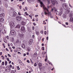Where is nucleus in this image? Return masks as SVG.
<instances>
[{
    "mask_svg": "<svg viewBox=\"0 0 73 73\" xmlns=\"http://www.w3.org/2000/svg\"><path fill=\"white\" fill-rule=\"evenodd\" d=\"M7 63H8V62H7V61H5V65H7Z\"/></svg>",
    "mask_w": 73,
    "mask_h": 73,
    "instance_id": "obj_24",
    "label": "nucleus"
},
{
    "mask_svg": "<svg viewBox=\"0 0 73 73\" xmlns=\"http://www.w3.org/2000/svg\"><path fill=\"white\" fill-rule=\"evenodd\" d=\"M37 1L38 3H39V2H40V0H37Z\"/></svg>",
    "mask_w": 73,
    "mask_h": 73,
    "instance_id": "obj_43",
    "label": "nucleus"
},
{
    "mask_svg": "<svg viewBox=\"0 0 73 73\" xmlns=\"http://www.w3.org/2000/svg\"><path fill=\"white\" fill-rule=\"evenodd\" d=\"M7 39L8 40V39H9V36H7Z\"/></svg>",
    "mask_w": 73,
    "mask_h": 73,
    "instance_id": "obj_50",
    "label": "nucleus"
},
{
    "mask_svg": "<svg viewBox=\"0 0 73 73\" xmlns=\"http://www.w3.org/2000/svg\"><path fill=\"white\" fill-rule=\"evenodd\" d=\"M1 26H2V24L1 23H0V27H1Z\"/></svg>",
    "mask_w": 73,
    "mask_h": 73,
    "instance_id": "obj_55",
    "label": "nucleus"
},
{
    "mask_svg": "<svg viewBox=\"0 0 73 73\" xmlns=\"http://www.w3.org/2000/svg\"><path fill=\"white\" fill-rule=\"evenodd\" d=\"M12 48L13 49H15V47L14 46H13V47H12Z\"/></svg>",
    "mask_w": 73,
    "mask_h": 73,
    "instance_id": "obj_60",
    "label": "nucleus"
},
{
    "mask_svg": "<svg viewBox=\"0 0 73 73\" xmlns=\"http://www.w3.org/2000/svg\"><path fill=\"white\" fill-rule=\"evenodd\" d=\"M27 62H28V63H30V62H29V61L28 60H27Z\"/></svg>",
    "mask_w": 73,
    "mask_h": 73,
    "instance_id": "obj_39",
    "label": "nucleus"
},
{
    "mask_svg": "<svg viewBox=\"0 0 73 73\" xmlns=\"http://www.w3.org/2000/svg\"><path fill=\"white\" fill-rule=\"evenodd\" d=\"M21 46L23 48H24L25 47V45H24L23 44H21Z\"/></svg>",
    "mask_w": 73,
    "mask_h": 73,
    "instance_id": "obj_19",
    "label": "nucleus"
},
{
    "mask_svg": "<svg viewBox=\"0 0 73 73\" xmlns=\"http://www.w3.org/2000/svg\"><path fill=\"white\" fill-rule=\"evenodd\" d=\"M13 17H15L16 16V15H17V14L16 13V12L15 11L13 12Z\"/></svg>",
    "mask_w": 73,
    "mask_h": 73,
    "instance_id": "obj_12",
    "label": "nucleus"
},
{
    "mask_svg": "<svg viewBox=\"0 0 73 73\" xmlns=\"http://www.w3.org/2000/svg\"><path fill=\"white\" fill-rule=\"evenodd\" d=\"M37 53L35 52L33 55V57L34 58H35V57H37Z\"/></svg>",
    "mask_w": 73,
    "mask_h": 73,
    "instance_id": "obj_10",
    "label": "nucleus"
},
{
    "mask_svg": "<svg viewBox=\"0 0 73 73\" xmlns=\"http://www.w3.org/2000/svg\"><path fill=\"white\" fill-rule=\"evenodd\" d=\"M62 2H65V0H60Z\"/></svg>",
    "mask_w": 73,
    "mask_h": 73,
    "instance_id": "obj_26",
    "label": "nucleus"
},
{
    "mask_svg": "<svg viewBox=\"0 0 73 73\" xmlns=\"http://www.w3.org/2000/svg\"><path fill=\"white\" fill-rule=\"evenodd\" d=\"M25 30V27H21V31L22 32H24Z\"/></svg>",
    "mask_w": 73,
    "mask_h": 73,
    "instance_id": "obj_8",
    "label": "nucleus"
},
{
    "mask_svg": "<svg viewBox=\"0 0 73 73\" xmlns=\"http://www.w3.org/2000/svg\"><path fill=\"white\" fill-rule=\"evenodd\" d=\"M63 17L64 19H66V15H63Z\"/></svg>",
    "mask_w": 73,
    "mask_h": 73,
    "instance_id": "obj_29",
    "label": "nucleus"
},
{
    "mask_svg": "<svg viewBox=\"0 0 73 73\" xmlns=\"http://www.w3.org/2000/svg\"><path fill=\"white\" fill-rule=\"evenodd\" d=\"M4 13H2L0 14V16L1 17H4L5 16Z\"/></svg>",
    "mask_w": 73,
    "mask_h": 73,
    "instance_id": "obj_14",
    "label": "nucleus"
},
{
    "mask_svg": "<svg viewBox=\"0 0 73 73\" xmlns=\"http://www.w3.org/2000/svg\"><path fill=\"white\" fill-rule=\"evenodd\" d=\"M25 13L26 14V15H27V16H28V15H29V14H28V13H27V12H26Z\"/></svg>",
    "mask_w": 73,
    "mask_h": 73,
    "instance_id": "obj_31",
    "label": "nucleus"
},
{
    "mask_svg": "<svg viewBox=\"0 0 73 73\" xmlns=\"http://www.w3.org/2000/svg\"><path fill=\"white\" fill-rule=\"evenodd\" d=\"M38 15H35V17H38Z\"/></svg>",
    "mask_w": 73,
    "mask_h": 73,
    "instance_id": "obj_45",
    "label": "nucleus"
},
{
    "mask_svg": "<svg viewBox=\"0 0 73 73\" xmlns=\"http://www.w3.org/2000/svg\"><path fill=\"white\" fill-rule=\"evenodd\" d=\"M41 65H42L40 63H38V66H39V67H40V66H41Z\"/></svg>",
    "mask_w": 73,
    "mask_h": 73,
    "instance_id": "obj_25",
    "label": "nucleus"
},
{
    "mask_svg": "<svg viewBox=\"0 0 73 73\" xmlns=\"http://www.w3.org/2000/svg\"><path fill=\"white\" fill-rule=\"evenodd\" d=\"M34 66H37V64H36V63H35L34 64Z\"/></svg>",
    "mask_w": 73,
    "mask_h": 73,
    "instance_id": "obj_38",
    "label": "nucleus"
},
{
    "mask_svg": "<svg viewBox=\"0 0 73 73\" xmlns=\"http://www.w3.org/2000/svg\"><path fill=\"white\" fill-rule=\"evenodd\" d=\"M53 9L54 11H55V13H56V9L55 8H53Z\"/></svg>",
    "mask_w": 73,
    "mask_h": 73,
    "instance_id": "obj_34",
    "label": "nucleus"
},
{
    "mask_svg": "<svg viewBox=\"0 0 73 73\" xmlns=\"http://www.w3.org/2000/svg\"><path fill=\"white\" fill-rule=\"evenodd\" d=\"M34 29H35V27H33V30H34Z\"/></svg>",
    "mask_w": 73,
    "mask_h": 73,
    "instance_id": "obj_62",
    "label": "nucleus"
},
{
    "mask_svg": "<svg viewBox=\"0 0 73 73\" xmlns=\"http://www.w3.org/2000/svg\"><path fill=\"white\" fill-rule=\"evenodd\" d=\"M73 21V18L72 17H71L70 19V21Z\"/></svg>",
    "mask_w": 73,
    "mask_h": 73,
    "instance_id": "obj_20",
    "label": "nucleus"
},
{
    "mask_svg": "<svg viewBox=\"0 0 73 73\" xmlns=\"http://www.w3.org/2000/svg\"><path fill=\"white\" fill-rule=\"evenodd\" d=\"M69 6L70 7V8H72V6L70 4H69Z\"/></svg>",
    "mask_w": 73,
    "mask_h": 73,
    "instance_id": "obj_42",
    "label": "nucleus"
},
{
    "mask_svg": "<svg viewBox=\"0 0 73 73\" xmlns=\"http://www.w3.org/2000/svg\"><path fill=\"white\" fill-rule=\"evenodd\" d=\"M43 31H42L41 32H40V33H41L42 34V33H43Z\"/></svg>",
    "mask_w": 73,
    "mask_h": 73,
    "instance_id": "obj_41",
    "label": "nucleus"
},
{
    "mask_svg": "<svg viewBox=\"0 0 73 73\" xmlns=\"http://www.w3.org/2000/svg\"><path fill=\"white\" fill-rule=\"evenodd\" d=\"M66 25H68V24H69V23H68V22H66Z\"/></svg>",
    "mask_w": 73,
    "mask_h": 73,
    "instance_id": "obj_44",
    "label": "nucleus"
},
{
    "mask_svg": "<svg viewBox=\"0 0 73 73\" xmlns=\"http://www.w3.org/2000/svg\"><path fill=\"white\" fill-rule=\"evenodd\" d=\"M20 25H17L15 27V28H20Z\"/></svg>",
    "mask_w": 73,
    "mask_h": 73,
    "instance_id": "obj_16",
    "label": "nucleus"
},
{
    "mask_svg": "<svg viewBox=\"0 0 73 73\" xmlns=\"http://www.w3.org/2000/svg\"><path fill=\"white\" fill-rule=\"evenodd\" d=\"M8 56L9 57H11V56L9 54H8Z\"/></svg>",
    "mask_w": 73,
    "mask_h": 73,
    "instance_id": "obj_40",
    "label": "nucleus"
},
{
    "mask_svg": "<svg viewBox=\"0 0 73 73\" xmlns=\"http://www.w3.org/2000/svg\"><path fill=\"white\" fill-rule=\"evenodd\" d=\"M9 24L10 27H15V23L13 22H11Z\"/></svg>",
    "mask_w": 73,
    "mask_h": 73,
    "instance_id": "obj_4",
    "label": "nucleus"
},
{
    "mask_svg": "<svg viewBox=\"0 0 73 73\" xmlns=\"http://www.w3.org/2000/svg\"><path fill=\"white\" fill-rule=\"evenodd\" d=\"M42 49L43 50H45V49H44V47H42Z\"/></svg>",
    "mask_w": 73,
    "mask_h": 73,
    "instance_id": "obj_33",
    "label": "nucleus"
},
{
    "mask_svg": "<svg viewBox=\"0 0 73 73\" xmlns=\"http://www.w3.org/2000/svg\"><path fill=\"white\" fill-rule=\"evenodd\" d=\"M55 3H56V4H58V2L57 1H55Z\"/></svg>",
    "mask_w": 73,
    "mask_h": 73,
    "instance_id": "obj_30",
    "label": "nucleus"
},
{
    "mask_svg": "<svg viewBox=\"0 0 73 73\" xmlns=\"http://www.w3.org/2000/svg\"><path fill=\"white\" fill-rule=\"evenodd\" d=\"M19 64H20L21 65H22V62H21V61L20 60H19Z\"/></svg>",
    "mask_w": 73,
    "mask_h": 73,
    "instance_id": "obj_22",
    "label": "nucleus"
},
{
    "mask_svg": "<svg viewBox=\"0 0 73 73\" xmlns=\"http://www.w3.org/2000/svg\"><path fill=\"white\" fill-rule=\"evenodd\" d=\"M36 35H39V32H36Z\"/></svg>",
    "mask_w": 73,
    "mask_h": 73,
    "instance_id": "obj_28",
    "label": "nucleus"
},
{
    "mask_svg": "<svg viewBox=\"0 0 73 73\" xmlns=\"http://www.w3.org/2000/svg\"><path fill=\"white\" fill-rule=\"evenodd\" d=\"M4 20V19L3 18H0V21H1V22H2V21H3Z\"/></svg>",
    "mask_w": 73,
    "mask_h": 73,
    "instance_id": "obj_18",
    "label": "nucleus"
},
{
    "mask_svg": "<svg viewBox=\"0 0 73 73\" xmlns=\"http://www.w3.org/2000/svg\"><path fill=\"white\" fill-rule=\"evenodd\" d=\"M1 29H0V32H1V33H2V31H1Z\"/></svg>",
    "mask_w": 73,
    "mask_h": 73,
    "instance_id": "obj_46",
    "label": "nucleus"
},
{
    "mask_svg": "<svg viewBox=\"0 0 73 73\" xmlns=\"http://www.w3.org/2000/svg\"><path fill=\"white\" fill-rule=\"evenodd\" d=\"M6 50H7V51H9V50H8V48H6Z\"/></svg>",
    "mask_w": 73,
    "mask_h": 73,
    "instance_id": "obj_51",
    "label": "nucleus"
},
{
    "mask_svg": "<svg viewBox=\"0 0 73 73\" xmlns=\"http://www.w3.org/2000/svg\"><path fill=\"white\" fill-rule=\"evenodd\" d=\"M17 69L18 70H20V68H19V67L18 66L17 67Z\"/></svg>",
    "mask_w": 73,
    "mask_h": 73,
    "instance_id": "obj_32",
    "label": "nucleus"
},
{
    "mask_svg": "<svg viewBox=\"0 0 73 73\" xmlns=\"http://www.w3.org/2000/svg\"><path fill=\"white\" fill-rule=\"evenodd\" d=\"M51 2L53 5H55V1L54 0H52Z\"/></svg>",
    "mask_w": 73,
    "mask_h": 73,
    "instance_id": "obj_15",
    "label": "nucleus"
},
{
    "mask_svg": "<svg viewBox=\"0 0 73 73\" xmlns=\"http://www.w3.org/2000/svg\"><path fill=\"white\" fill-rule=\"evenodd\" d=\"M44 14L45 15H48L50 16H51V15H52V14H51V13L50 12H48V13H47L45 12Z\"/></svg>",
    "mask_w": 73,
    "mask_h": 73,
    "instance_id": "obj_9",
    "label": "nucleus"
},
{
    "mask_svg": "<svg viewBox=\"0 0 73 73\" xmlns=\"http://www.w3.org/2000/svg\"><path fill=\"white\" fill-rule=\"evenodd\" d=\"M62 7L64 9L67 10L68 9V6L66 3H63L62 4Z\"/></svg>",
    "mask_w": 73,
    "mask_h": 73,
    "instance_id": "obj_2",
    "label": "nucleus"
},
{
    "mask_svg": "<svg viewBox=\"0 0 73 73\" xmlns=\"http://www.w3.org/2000/svg\"><path fill=\"white\" fill-rule=\"evenodd\" d=\"M48 4H50V2L49 1V0H48Z\"/></svg>",
    "mask_w": 73,
    "mask_h": 73,
    "instance_id": "obj_58",
    "label": "nucleus"
},
{
    "mask_svg": "<svg viewBox=\"0 0 73 73\" xmlns=\"http://www.w3.org/2000/svg\"><path fill=\"white\" fill-rule=\"evenodd\" d=\"M11 34L13 35H15V34H16V32H15V31L14 30H12L11 31Z\"/></svg>",
    "mask_w": 73,
    "mask_h": 73,
    "instance_id": "obj_7",
    "label": "nucleus"
},
{
    "mask_svg": "<svg viewBox=\"0 0 73 73\" xmlns=\"http://www.w3.org/2000/svg\"><path fill=\"white\" fill-rule=\"evenodd\" d=\"M40 4L41 7H42V6L43 7V8L44 9H46V10L47 11V12H49V10H48V9L46 8V7H45V6L44 5V4H43V3H42V2H40Z\"/></svg>",
    "mask_w": 73,
    "mask_h": 73,
    "instance_id": "obj_1",
    "label": "nucleus"
},
{
    "mask_svg": "<svg viewBox=\"0 0 73 73\" xmlns=\"http://www.w3.org/2000/svg\"><path fill=\"white\" fill-rule=\"evenodd\" d=\"M3 41H4V42H5V43H7V40H6V39L5 38L3 40Z\"/></svg>",
    "mask_w": 73,
    "mask_h": 73,
    "instance_id": "obj_21",
    "label": "nucleus"
},
{
    "mask_svg": "<svg viewBox=\"0 0 73 73\" xmlns=\"http://www.w3.org/2000/svg\"><path fill=\"white\" fill-rule=\"evenodd\" d=\"M29 43L30 45L32 44V42H33V40L32 39L30 40L29 41Z\"/></svg>",
    "mask_w": 73,
    "mask_h": 73,
    "instance_id": "obj_13",
    "label": "nucleus"
},
{
    "mask_svg": "<svg viewBox=\"0 0 73 73\" xmlns=\"http://www.w3.org/2000/svg\"><path fill=\"white\" fill-rule=\"evenodd\" d=\"M7 60L8 61H9V58H7Z\"/></svg>",
    "mask_w": 73,
    "mask_h": 73,
    "instance_id": "obj_53",
    "label": "nucleus"
},
{
    "mask_svg": "<svg viewBox=\"0 0 73 73\" xmlns=\"http://www.w3.org/2000/svg\"><path fill=\"white\" fill-rule=\"evenodd\" d=\"M44 34L45 35H46V31H44Z\"/></svg>",
    "mask_w": 73,
    "mask_h": 73,
    "instance_id": "obj_48",
    "label": "nucleus"
},
{
    "mask_svg": "<svg viewBox=\"0 0 73 73\" xmlns=\"http://www.w3.org/2000/svg\"><path fill=\"white\" fill-rule=\"evenodd\" d=\"M2 53L1 52H0V55H2Z\"/></svg>",
    "mask_w": 73,
    "mask_h": 73,
    "instance_id": "obj_59",
    "label": "nucleus"
},
{
    "mask_svg": "<svg viewBox=\"0 0 73 73\" xmlns=\"http://www.w3.org/2000/svg\"><path fill=\"white\" fill-rule=\"evenodd\" d=\"M18 15H19L20 16V15H21V14L20 13V12H19L18 13Z\"/></svg>",
    "mask_w": 73,
    "mask_h": 73,
    "instance_id": "obj_52",
    "label": "nucleus"
},
{
    "mask_svg": "<svg viewBox=\"0 0 73 73\" xmlns=\"http://www.w3.org/2000/svg\"><path fill=\"white\" fill-rule=\"evenodd\" d=\"M33 25H34L35 26L36 25V23H33Z\"/></svg>",
    "mask_w": 73,
    "mask_h": 73,
    "instance_id": "obj_57",
    "label": "nucleus"
},
{
    "mask_svg": "<svg viewBox=\"0 0 73 73\" xmlns=\"http://www.w3.org/2000/svg\"><path fill=\"white\" fill-rule=\"evenodd\" d=\"M60 12L59 15L60 16H61V14L62 13H63V11H64V9H63V8H61L60 9Z\"/></svg>",
    "mask_w": 73,
    "mask_h": 73,
    "instance_id": "obj_6",
    "label": "nucleus"
},
{
    "mask_svg": "<svg viewBox=\"0 0 73 73\" xmlns=\"http://www.w3.org/2000/svg\"><path fill=\"white\" fill-rule=\"evenodd\" d=\"M26 56V54H23V56Z\"/></svg>",
    "mask_w": 73,
    "mask_h": 73,
    "instance_id": "obj_61",
    "label": "nucleus"
},
{
    "mask_svg": "<svg viewBox=\"0 0 73 73\" xmlns=\"http://www.w3.org/2000/svg\"><path fill=\"white\" fill-rule=\"evenodd\" d=\"M47 59H45V61H47Z\"/></svg>",
    "mask_w": 73,
    "mask_h": 73,
    "instance_id": "obj_63",
    "label": "nucleus"
},
{
    "mask_svg": "<svg viewBox=\"0 0 73 73\" xmlns=\"http://www.w3.org/2000/svg\"><path fill=\"white\" fill-rule=\"evenodd\" d=\"M35 20H36V21H38V18H36L35 19Z\"/></svg>",
    "mask_w": 73,
    "mask_h": 73,
    "instance_id": "obj_54",
    "label": "nucleus"
},
{
    "mask_svg": "<svg viewBox=\"0 0 73 73\" xmlns=\"http://www.w3.org/2000/svg\"><path fill=\"white\" fill-rule=\"evenodd\" d=\"M72 14H69V16L70 17H72Z\"/></svg>",
    "mask_w": 73,
    "mask_h": 73,
    "instance_id": "obj_27",
    "label": "nucleus"
},
{
    "mask_svg": "<svg viewBox=\"0 0 73 73\" xmlns=\"http://www.w3.org/2000/svg\"><path fill=\"white\" fill-rule=\"evenodd\" d=\"M16 19L17 21H20L22 19L21 18V17L20 16H17L16 18Z\"/></svg>",
    "mask_w": 73,
    "mask_h": 73,
    "instance_id": "obj_5",
    "label": "nucleus"
},
{
    "mask_svg": "<svg viewBox=\"0 0 73 73\" xmlns=\"http://www.w3.org/2000/svg\"><path fill=\"white\" fill-rule=\"evenodd\" d=\"M14 38H13V37H12L11 42H13V41H14Z\"/></svg>",
    "mask_w": 73,
    "mask_h": 73,
    "instance_id": "obj_23",
    "label": "nucleus"
},
{
    "mask_svg": "<svg viewBox=\"0 0 73 73\" xmlns=\"http://www.w3.org/2000/svg\"><path fill=\"white\" fill-rule=\"evenodd\" d=\"M6 72H9V70H11V68L9 66H7L5 69Z\"/></svg>",
    "mask_w": 73,
    "mask_h": 73,
    "instance_id": "obj_3",
    "label": "nucleus"
},
{
    "mask_svg": "<svg viewBox=\"0 0 73 73\" xmlns=\"http://www.w3.org/2000/svg\"><path fill=\"white\" fill-rule=\"evenodd\" d=\"M2 65H4V62H2Z\"/></svg>",
    "mask_w": 73,
    "mask_h": 73,
    "instance_id": "obj_35",
    "label": "nucleus"
},
{
    "mask_svg": "<svg viewBox=\"0 0 73 73\" xmlns=\"http://www.w3.org/2000/svg\"><path fill=\"white\" fill-rule=\"evenodd\" d=\"M10 68H12V65L11 64H10Z\"/></svg>",
    "mask_w": 73,
    "mask_h": 73,
    "instance_id": "obj_56",
    "label": "nucleus"
},
{
    "mask_svg": "<svg viewBox=\"0 0 73 73\" xmlns=\"http://www.w3.org/2000/svg\"><path fill=\"white\" fill-rule=\"evenodd\" d=\"M19 8L20 9H21V6H19Z\"/></svg>",
    "mask_w": 73,
    "mask_h": 73,
    "instance_id": "obj_64",
    "label": "nucleus"
},
{
    "mask_svg": "<svg viewBox=\"0 0 73 73\" xmlns=\"http://www.w3.org/2000/svg\"><path fill=\"white\" fill-rule=\"evenodd\" d=\"M25 8L26 10H28V8H27V7H25Z\"/></svg>",
    "mask_w": 73,
    "mask_h": 73,
    "instance_id": "obj_49",
    "label": "nucleus"
},
{
    "mask_svg": "<svg viewBox=\"0 0 73 73\" xmlns=\"http://www.w3.org/2000/svg\"><path fill=\"white\" fill-rule=\"evenodd\" d=\"M66 13L68 14L70 12V10L69 9H68L66 11Z\"/></svg>",
    "mask_w": 73,
    "mask_h": 73,
    "instance_id": "obj_17",
    "label": "nucleus"
},
{
    "mask_svg": "<svg viewBox=\"0 0 73 73\" xmlns=\"http://www.w3.org/2000/svg\"><path fill=\"white\" fill-rule=\"evenodd\" d=\"M11 73H15V71L13 70L12 71V72H11Z\"/></svg>",
    "mask_w": 73,
    "mask_h": 73,
    "instance_id": "obj_37",
    "label": "nucleus"
},
{
    "mask_svg": "<svg viewBox=\"0 0 73 73\" xmlns=\"http://www.w3.org/2000/svg\"><path fill=\"white\" fill-rule=\"evenodd\" d=\"M2 33L4 35H6V33H7V31L5 30H4L3 31H2Z\"/></svg>",
    "mask_w": 73,
    "mask_h": 73,
    "instance_id": "obj_11",
    "label": "nucleus"
},
{
    "mask_svg": "<svg viewBox=\"0 0 73 73\" xmlns=\"http://www.w3.org/2000/svg\"><path fill=\"white\" fill-rule=\"evenodd\" d=\"M19 42V40H17V41L16 42V43H18Z\"/></svg>",
    "mask_w": 73,
    "mask_h": 73,
    "instance_id": "obj_36",
    "label": "nucleus"
},
{
    "mask_svg": "<svg viewBox=\"0 0 73 73\" xmlns=\"http://www.w3.org/2000/svg\"><path fill=\"white\" fill-rule=\"evenodd\" d=\"M22 24H23V25H24V22L23 21H22Z\"/></svg>",
    "mask_w": 73,
    "mask_h": 73,
    "instance_id": "obj_47",
    "label": "nucleus"
}]
</instances>
